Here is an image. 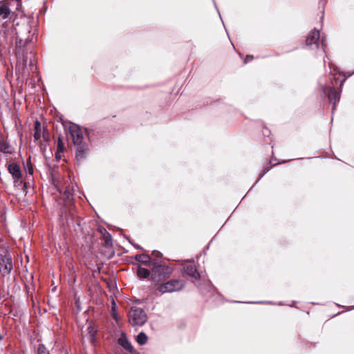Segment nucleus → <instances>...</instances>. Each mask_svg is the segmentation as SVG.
<instances>
[{"instance_id":"obj_13","label":"nucleus","mask_w":354,"mask_h":354,"mask_svg":"<svg viewBox=\"0 0 354 354\" xmlns=\"http://www.w3.org/2000/svg\"><path fill=\"white\" fill-rule=\"evenodd\" d=\"M0 149L5 153H12L14 151L13 147L10 144L4 141H1L0 142Z\"/></svg>"},{"instance_id":"obj_23","label":"nucleus","mask_w":354,"mask_h":354,"mask_svg":"<svg viewBox=\"0 0 354 354\" xmlns=\"http://www.w3.org/2000/svg\"><path fill=\"white\" fill-rule=\"evenodd\" d=\"M252 59V56H247L246 59L245 61V63L247 62L248 59L251 60Z\"/></svg>"},{"instance_id":"obj_21","label":"nucleus","mask_w":354,"mask_h":354,"mask_svg":"<svg viewBox=\"0 0 354 354\" xmlns=\"http://www.w3.org/2000/svg\"><path fill=\"white\" fill-rule=\"evenodd\" d=\"M27 167H28V172L29 173V174L32 175L33 174V169H32V167L31 166V165L29 163H27Z\"/></svg>"},{"instance_id":"obj_3","label":"nucleus","mask_w":354,"mask_h":354,"mask_svg":"<svg viewBox=\"0 0 354 354\" xmlns=\"http://www.w3.org/2000/svg\"><path fill=\"white\" fill-rule=\"evenodd\" d=\"M320 41L322 47H323V51L325 52L324 47L326 46L325 44V39L324 37H320V32L319 30L314 29L312 30L308 35L307 36L306 40V44L307 46H312L315 45L316 47H318L317 42Z\"/></svg>"},{"instance_id":"obj_12","label":"nucleus","mask_w":354,"mask_h":354,"mask_svg":"<svg viewBox=\"0 0 354 354\" xmlns=\"http://www.w3.org/2000/svg\"><path fill=\"white\" fill-rule=\"evenodd\" d=\"M10 14V10L8 5L2 3L0 5V17L2 19H6Z\"/></svg>"},{"instance_id":"obj_16","label":"nucleus","mask_w":354,"mask_h":354,"mask_svg":"<svg viewBox=\"0 0 354 354\" xmlns=\"http://www.w3.org/2000/svg\"><path fill=\"white\" fill-rule=\"evenodd\" d=\"M137 342L140 345H144L147 342V336L143 332L140 333L137 336Z\"/></svg>"},{"instance_id":"obj_1","label":"nucleus","mask_w":354,"mask_h":354,"mask_svg":"<svg viewBox=\"0 0 354 354\" xmlns=\"http://www.w3.org/2000/svg\"><path fill=\"white\" fill-rule=\"evenodd\" d=\"M147 316L143 309L136 306L131 307L129 311V322L133 326H141L145 324Z\"/></svg>"},{"instance_id":"obj_22","label":"nucleus","mask_w":354,"mask_h":354,"mask_svg":"<svg viewBox=\"0 0 354 354\" xmlns=\"http://www.w3.org/2000/svg\"><path fill=\"white\" fill-rule=\"evenodd\" d=\"M61 153H62V152H59V153H58V151H56V152H55V158H56V160H57V161H58V160H61V158H62Z\"/></svg>"},{"instance_id":"obj_5","label":"nucleus","mask_w":354,"mask_h":354,"mask_svg":"<svg viewBox=\"0 0 354 354\" xmlns=\"http://www.w3.org/2000/svg\"><path fill=\"white\" fill-rule=\"evenodd\" d=\"M70 133L73 139L74 145L84 143L83 135L80 129L77 126H73L70 128Z\"/></svg>"},{"instance_id":"obj_14","label":"nucleus","mask_w":354,"mask_h":354,"mask_svg":"<svg viewBox=\"0 0 354 354\" xmlns=\"http://www.w3.org/2000/svg\"><path fill=\"white\" fill-rule=\"evenodd\" d=\"M87 330H88V339H89L90 342L93 344L95 341V335H96L97 330L95 328V327L93 326H92L91 324H90L88 326Z\"/></svg>"},{"instance_id":"obj_24","label":"nucleus","mask_w":354,"mask_h":354,"mask_svg":"<svg viewBox=\"0 0 354 354\" xmlns=\"http://www.w3.org/2000/svg\"><path fill=\"white\" fill-rule=\"evenodd\" d=\"M3 338V335H1V333H0V341L2 340Z\"/></svg>"},{"instance_id":"obj_15","label":"nucleus","mask_w":354,"mask_h":354,"mask_svg":"<svg viewBox=\"0 0 354 354\" xmlns=\"http://www.w3.org/2000/svg\"><path fill=\"white\" fill-rule=\"evenodd\" d=\"M149 274H150V271L147 268H138V269L137 270V275L140 278H143V279L147 278L149 276Z\"/></svg>"},{"instance_id":"obj_2","label":"nucleus","mask_w":354,"mask_h":354,"mask_svg":"<svg viewBox=\"0 0 354 354\" xmlns=\"http://www.w3.org/2000/svg\"><path fill=\"white\" fill-rule=\"evenodd\" d=\"M183 286V281L172 279L158 286V290L161 293L172 292L180 290Z\"/></svg>"},{"instance_id":"obj_8","label":"nucleus","mask_w":354,"mask_h":354,"mask_svg":"<svg viewBox=\"0 0 354 354\" xmlns=\"http://www.w3.org/2000/svg\"><path fill=\"white\" fill-rule=\"evenodd\" d=\"M76 147L75 157L77 160L84 158L88 152V148L86 142L75 145Z\"/></svg>"},{"instance_id":"obj_19","label":"nucleus","mask_w":354,"mask_h":354,"mask_svg":"<svg viewBox=\"0 0 354 354\" xmlns=\"http://www.w3.org/2000/svg\"><path fill=\"white\" fill-rule=\"evenodd\" d=\"M38 354H49V353L48 351H46L45 347L39 346L38 348Z\"/></svg>"},{"instance_id":"obj_17","label":"nucleus","mask_w":354,"mask_h":354,"mask_svg":"<svg viewBox=\"0 0 354 354\" xmlns=\"http://www.w3.org/2000/svg\"><path fill=\"white\" fill-rule=\"evenodd\" d=\"M135 259L141 263H148L149 261V257L148 255L140 254H136L135 257Z\"/></svg>"},{"instance_id":"obj_6","label":"nucleus","mask_w":354,"mask_h":354,"mask_svg":"<svg viewBox=\"0 0 354 354\" xmlns=\"http://www.w3.org/2000/svg\"><path fill=\"white\" fill-rule=\"evenodd\" d=\"M323 91L324 92V93H327L329 101L331 103H333V109H335L336 102L339 100V93L337 92L333 87H329L328 88L324 87L323 88Z\"/></svg>"},{"instance_id":"obj_10","label":"nucleus","mask_w":354,"mask_h":354,"mask_svg":"<svg viewBox=\"0 0 354 354\" xmlns=\"http://www.w3.org/2000/svg\"><path fill=\"white\" fill-rule=\"evenodd\" d=\"M185 272L192 278L198 279L200 277L199 273L196 269L192 266H188L185 268Z\"/></svg>"},{"instance_id":"obj_11","label":"nucleus","mask_w":354,"mask_h":354,"mask_svg":"<svg viewBox=\"0 0 354 354\" xmlns=\"http://www.w3.org/2000/svg\"><path fill=\"white\" fill-rule=\"evenodd\" d=\"M33 136L35 140H39L41 136V126L37 120L35 122Z\"/></svg>"},{"instance_id":"obj_18","label":"nucleus","mask_w":354,"mask_h":354,"mask_svg":"<svg viewBox=\"0 0 354 354\" xmlns=\"http://www.w3.org/2000/svg\"><path fill=\"white\" fill-rule=\"evenodd\" d=\"M59 152H63L64 151V142H63V140L62 138L59 136L57 138V150Z\"/></svg>"},{"instance_id":"obj_26","label":"nucleus","mask_w":354,"mask_h":354,"mask_svg":"<svg viewBox=\"0 0 354 354\" xmlns=\"http://www.w3.org/2000/svg\"><path fill=\"white\" fill-rule=\"evenodd\" d=\"M107 235H108L109 237L111 236L110 234H109V233H107Z\"/></svg>"},{"instance_id":"obj_4","label":"nucleus","mask_w":354,"mask_h":354,"mask_svg":"<svg viewBox=\"0 0 354 354\" xmlns=\"http://www.w3.org/2000/svg\"><path fill=\"white\" fill-rule=\"evenodd\" d=\"M13 268L12 259L10 255H5L0 259V271L3 275L9 274Z\"/></svg>"},{"instance_id":"obj_20","label":"nucleus","mask_w":354,"mask_h":354,"mask_svg":"<svg viewBox=\"0 0 354 354\" xmlns=\"http://www.w3.org/2000/svg\"><path fill=\"white\" fill-rule=\"evenodd\" d=\"M112 304H113V306H112V315H113V317L115 318V319H117L116 313H115L116 304L113 301Z\"/></svg>"},{"instance_id":"obj_7","label":"nucleus","mask_w":354,"mask_h":354,"mask_svg":"<svg viewBox=\"0 0 354 354\" xmlns=\"http://www.w3.org/2000/svg\"><path fill=\"white\" fill-rule=\"evenodd\" d=\"M9 173L12 175L15 182H17L21 178L20 167L15 163H10L8 167Z\"/></svg>"},{"instance_id":"obj_9","label":"nucleus","mask_w":354,"mask_h":354,"mask_svg":"<svg viewBox=\"0 0 354 354\" xmlns=\"http://www.w3.org/2000/svg\"><path fill=\"white\" fill-rule=\"evenodd\" d=\"M118 344L122 346L124 348H125L127 351L130 352L131 353H133L134 350L133 347L131 344V343L129 342L127 336L125 334L122 333L120 337L118 339Z\"/></svg>"},{"instance_id":"obj_25","label":"nucleus","mask_w":354,"mask_h":354,"mask_svg":"<svg viewBox=\"0 0 354 354\" xmlns=\"http://www.w3.org/2000/svg\"><path fill=\"white\" fill-rule=\"evenodd\" d=\"M136 248H138V249H142L141 247H140L139 245H136L135 246Z\"/></svg>"}]
</instances>
